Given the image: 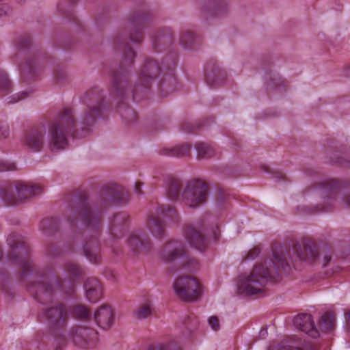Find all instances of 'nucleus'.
Returning <instances> with one entry per match:
<instances>
[{
  "mask_svg": "<svg viewBox=\"0 0 350 350\" xmlns=\"http://www.w3.org/2000/svg\"><path fill=\"white\" fill-rule=\"evenodd\" d=\"M7 243L9 246L7 258L20 267V279L33 276L28 288L38 302L42 305L51 304L58 291L68 296L75 293V280L85 274L84 269L77 262L68 260L63 264L62 269L68 278V280H64L52 267H40L35 264L29 256V245L21 234H10Z\"/></svg>",
  "mask_w": 350,
  "mask_h": 350,
  "instance_id": "f257e3e1",
  "label": "nucleus"
},
{
  "mask_svg": "<svg viewBox=\"0 0 350 350\" xmlns=\"http://www.w3.org/2000/svg\"><path fill=\"white\" fill-rule=\"evenodd\" d=\"M84 105L77 123L72 107H66L49 124V147L52 152L65 149L68 145V136L83 137L89 133L98 117L105 109L103 92L98 87L88 90L81 96Z\"/></svg>",
  "mask_w": 350,
  "mask_h": 350,
  "instance_id": "f03ea898",
  "label": "nucleus"
},
{
  "mask_svg": "<svg viewBox=\"0 0 350 350\" xmlns=\"http://www.w3.org/2000/svg\"><path fill=\"white\" fill-rule=\"evenodd\" d=\"M84 105L77 123L72 107H66L49 124V147L52 152L65 149L68 145V136L83 137L89 133L98 117L105 109L103 92L98 87L88 90L81 96Z\"/></svg>",
  "mask_w": 350,
  "mask_h": 350,
  "instance_id": "7ed1b4c3",
  "label": "nucleus"
},
{
  "mask_svg": "<svg viewBox=\"0 0 350 350\" xmlns=\"http://www.w3.org/2000/svg\"><path fill=\"white\" fill-rule=\"evenodd\" d=\"M114 48L116 50H122L123 57L118 68L112 72L111 91L113 94L119 99H124L129 96L135 97L142 88L149 89L152 81L161 72L159 63L151 58H146L140 69L138 83L132 88L130 68L134 64L136 53L125 43V39L119 36L114 40Z\"/></svg>",
  "mask_w": 350,
  "mask_h": 350,
  "instance_id": "20e7f679",
  "label": "nucleus"
},
{
  "mask_svg": "<svg viewBox=\"0 0 350 350\" xmlns=\"http://www.w3.org/2000/svg\"><path fill=\"white\" fill-rule=\"evenodd\" d=\"M103 208L93 206L88 193L82 192L72 198L66 213L70 225H74L78 219L83 223L84 255L94 264H99L101 261L98 238L103 227Z\"/></svg>",
  "mask_w": 350,
  "mask_h": 350,
  "instance_id": "39448f33",
  "label": "nucleus"
},
{
  "mask_svg": "<svg viewBox=\"0 0 350 350\" xmlns=\"http://www.w3.org/2000/svg\"><path fill=\"white\" fill-rule=\"evenodd\" d=\"M272 258L264 259L256 263L250 273L244 277L240 285V289L247 295H256L261 293L263 287L269 281L274 280L281 274V269L288 273L291 267L288 260L284 253L272 247Z\"/></svg>",
  "mask_w": 350,
  "mask_h": 350,
  "instance_id": "423d86ee",
  "label": "nucleus"
},
{
  "mask_svg": "<svg viewBox=\"0 0 350 350\" xmlns=\"http://www.w3.org/2000/svg\"><path fill=\"white\" fill-rule=\"evenodd\" d=\"M209 192L208 184L198 178L187 180L185 185L176 178L172 177L166 185V193L168 198L178 200L190 208H196L204 204Z\"/></svg>",
  "mask_w": 350,
  "mask_h": 350,
  "instance_id": "0eeeda50",
  "label": "nucleus"
},
{
  "mask_svg": "<svg viewBox=\"0 0 350 350\" xmlns=\"http://www.w3.org/2000/svg\"><path fill=\"white\" fill-rule=\"evenodd\" d=\"M40 187L17 180L0 185V201L5 206H18L39 194Z\"/></svg>",
  "mask_w": 350,
  "mask_h": 350,
  "instance_id": "6e6552de",
  "label": "nucleus"
},
{
  "mask_svg": "<svg viewBox=\"0 0 350 350\" xmlns=\"http://www.w3.org/2000/svg\"><path fill=\"white\" fill-rule=\"evenodd\" d=\"M340 184L333 179H327L319 182L317 185L318 194L323 198L322 204L315 206H303L298 211L304 214H319L331 211L338 196Z\"/></svg>",
  "mask_w": 350,
  "mask_h": 350,
  "instance_id": "1a4fd4ad",
  "label": "nucleus"
},
{
  "mask_svg": "<svg viewBox=\"0 0 350 350\" xmlns=\"http://www.w3.org/2000/svg\"><path fill=\"white\" fill-rule=\"evenodd\" d=\"M159 258L165 263L176 262L179 269L193 271L198 268V260L189 256L185 245L177 240L167 242L161 249Z\"/></svg>",
  "mask_w": 350,
  "mask_h": 350,
  "instance_id": "9d476101",
  "label": "nucleus"
},
{
  "mask_svg": "<svg viewBox=\"0 0 350 350\" xmlns=\"http://www.w3.org/2000/svg\"><path fill=\"white\" fill-rule=\"evenodd\" d=\"M173 288L177 297L183 301L193 302L201 297L200 282L193 276L178 277L173 283Z\"/></svg>",
  "mask_w": 350,
  "mask_h": 350,
  "instance_id": "9b49d317",
  "label": "nucleus"
},
{
  "mask_svg": "<svg viewBox=\"0 0 350 350\" xmlns=\"http://www.w3.org/2000/svg\"><path fill=\"white\" fill-rule=\"evenodd\" d=\"M69 313V307L62 302L45 308L42 312L49 328L53 331H59L66 327Z\"/></svg>",
  "mask_w": 350,
  "mask_h": 350,
  "instance_id": "f8f14e48",
  "label": "nucleus"
},
{
  "mask_svg": "<svg viewBox=\"0 0 350 350\" xmlns=\"http://www.w3.org/2000/svg\"><path fill=\"white\" fill-rule=\"evenodd\" d=\"M160 215L171 219L174 222L178 221V214L174 207L170 205L161 206L157 215H152L147 221L148 228L157 238H161L165 234V224Z\"/></svg>",
  "mask_w": 350,
  "mask_h": 350,
  "instance_id": "ddd939ff",
  "label": "nucleus"
},
{
  "mask_svg": "<svg viewBox=\"0 0 350 350\" xmlns=\"http://www.w3.org/2000/svg\"><path fill=\"white\" fill-rule=\"evenodd\" d=\"M320 249L321 247L311 239H303L293 245V250L297 258L310 264H317Z\"/></svg>",
  "mask_w": 350,
  "mask_h": 350,
  "instance_id": "4468645a",
  "label": "nucleus"
},
{
  "mask_svg": "<svg viewBox=\"0 0 350 350\" xmlns=\"http://www.w3.org/2000/svg\"><path fill=\"white\" fill-rule=\"evenodd\" d=\"M46 133L44 124L32 126L25 133L23 144L33 152H40L45 144Z\"/></svg>",
  "mask_w": 350,
  "mask_h": 350,
  "instance_id": "2eb2a0df",
  "label": "nucleus"
},
{
  "mask_svg": "<svg viewBox=\"0 0 350 350\" xmlns=\"http://www.w3.org/2000/svg\"><path fill=\"white\" fill-rule=\"evenodd\" d=\"M99 195L101 201L107 206L124 204L128 198V195L123 188L117 184L103 186Z\"/></svg>",
  "mask_w": 350,
  "mask_h": 350,
  "instance_id": "dca6fc26",
  "label": "nucleus"
},
{
  "mask_svg": "<svg viewBox=\"0 0 350 350\" xmlns=\"http://www.w3.org/2000/svg\"><path fill=\"white\" fill-rule=\"evenodd\" d=\"M131 29L129 39L131 42L140 44L144 40L143 29L148 25L149 16L145 12L133 14L129 18Z\"/></svg>",
  "mask_w": 350,
  "mask_h": 350,
  "instance_id": "f3484780",
  "label": "nucleus"
},
{
  "mask_svg": "<svg viewBox=\"0 0 350 350\" xmlns=\"http://www.w3.org/2000/svg\"><path fill=\"white\" fill-rule=\"evenodd\" d=\"M98 332L90 327H76L72 329L71 336L75 345L81 348L93 347L97 340Z\"/></svg>",
  "mask_w": 350,
  "mask_h": 350,
  "instance_id": "a211bd4d",
  "label": "nucleus"
},
{
  "mask_svg": "<svg viewBox=\"0 0 350 350\" xmlns=\"http://www.w3.org/2000/svg\"><path fill=\"white\" fill-rule=\"evenodd\" d=\"M185 234L191 246L200 251L204 250L208 239L201 225L187 226L185 229Z\"/></svg>",
  "mask_w": 350,
  "mask_h": 350,
  "instance_id": "6ab92c4d",
  "label": "nucleus"
},
{
  "mask_svg": "<svg viewBox=\"0 0 350 350\" xmlns=\"http://www.w3.org/2000/svg\"><path fill=\"white\" fill-rule=\"evenodd\" d=\"M295 326L311 337L317 338L320 336L319 330L315 327L312 317L310 314H301L294 319Z\"/></svg>",
  "mask_w": 350,
  "mask_h": 350,
  "instance_id": "aec40b11",
  "label": "nucleus"
},
{
  "mask_svg": "<svg viewBox=\"0 0 350 350\" xmlns=\"http://www.w3.org/2000/svg\"><path fill=\"white\" fill-rule=\"evenodd\" d=\"M94 320L102 329H107L113 323V312L108 305L100 307L94 313Z\"/></svg>",
  "mask_w": 350,
  "mask_h": 350,
  "instance_id": "412c9836",
  "label": "nucleus"
},
{
  "mask_svg": "<svg viewBox=\"0 0 350 350\" xmlns=\"http://www.w3.org/2000/svg\"><path fill=\"white\" fill-rule=\"evenodd\" d=\"M129 244L134 252L150 249L151 241L148 236L142 230L135 231L129 239Z\"/></svg>",
  "mask_w": 350,
  "mask_h": 350,
  "instance_id": "4be33fe9",
  "label": "nucleus"
},
{
  "mask_svg": "<svg viewBox=\"0 0 350 350\" xmlns=\"http://www.w3.org/2000/svg\"><path fill=\"white\" fill-rule=\"evenodd\" d=\"M84 288L86 297L90 302L95 303L100 300L102 297L103 289L100 282L97 279L94 278L87 279L84 284Z\"/></svg>",
  "mask_w": 350,
  "mask_h": 350,
  "instance_id": "5701e85b",
  "label": "nucleus"
},
{
  "mask_svg": "<svg viewBox=\"0 0 350 350\" xmlns=\"http://www.w3.org/2000/svg\"><path fill=\"white\" fill-rule=\"evenodd\" d=\"M172 33L168 27L160 29L152 38L153 49L157 51L159 48L171 44Z\"/></svg>",
  "mask_w": 350,
  "mask_h": 350,
  "instance_id": "b1692460",
  "label": "nucleus"
},
{
  "mask_svg": "<svg viewBox=\"0 0 350 350\" xmlns=\"http://www.w3.org/2000/svg\"><path fill=\"white\" fill-rule=\"evenodd\" d=\"M191 146L189 144L176 146L173 148H163L159 150L161 155L176 157H189Z\"/></svg>",
  "mask_w": 350,
  "mask_h": 350,
  "instance_id": "393cba45",
  "label": "nucleus"
},
{
  "mask_svg": "<svg viewBox=\"0 0 350 350\" xmlns=\"http://www.w3.org/2000/svg\"><path fill=\"white\" fill-rule=\"evenodd\" d=\"M226 79V73L219 68L212 69L211 71L206 69L205 79L207 84L210 86H214L221 84Z\"/></svg>",
  "mask_w": 350,
  "mask_h": 350,
  "instance_id": "a878e982",
  "label": "nucleus"
},
{
  "mask_svg": "<svg viewBox=\"0 0 350 350\" xmlns=\"http://www.w3.org/2000/svg\"><path fill=\"white\" fill-rule=\"evenodd\" d=\"M59 221L57 218L46 217L40 223V230L47 235L53 234L59 230Z\"/></svg>",
  "mask_w": 350,
  "mask_h": 350,
  "instance_id": "bb28decb",
  "label": "nucleus"
},
{
  "mask_svg": "<svg viewBox=\"0 0 350 350\" xmlns=\"http://www.w3.org/2000/svg\"><path fill=\"white\" fill-rule=\"evenodd\" d=\"M319 258L317 263L321 264V267L325 269L332 264L334 252L327 245H323L319 250Z\"/></svg>",
  "mask_w": 350,
  "mask_h": 350,
  "instance_id": "cd10ccee",
  "label": "nucleus"
},
{
  "mask_svg": "<svg viewBox=\"0 0 350 350\" xmlns=\"http://www.w3.org/2000/svg\"><path fill=\"white\" fill-rule=\"evenodd\" d=\"M129 219V215L126 213H118L113 215L109 222V229L112 234H116V231L122 227H124Z\"/></svg>",
  "mask_w": 350,
  "mask_h": 350,
  "instance_id": "c85d7f7f",
  "label": "nucleus"
},
{
  "mask_svg": "<svg viewBox=\"0 0 350 350\" xmlns=\"http://www.w3.org/2000/svg\"><path fill=\"white\" fill-rule=\"evenodd\" d=\"M117 111L121 116L123 120L129 124L134 122L137 120L136 112L126 104H121L118 106Z\"/></svg>",
  "mask_w": 350,
  "mask_h": 350,
  "instance_id": "c756f323",
  "label": "nucleus"
},
{
  "mask_svg": "<svg viewBox=\"0 0 350 350\" xmlns=\"http://www.w3.org/2000/svg\"><path fill=\"white\" fill-rule=\"evenodd\" d=\"M70 312L72 316L80 320H87L91 317L90 310L82 304L75 305L69 308Z\"/></svg>",
  "mask_w": 350,
  "mask_h": 350,
  "instance_id": "7c9ffc66",
  "label": "nucleus"
},
{
  "mask_svg": "<svg viewBox=\"0 0 350 350\" xmlns=\"http://www.w3.org/2000/svg\"><path fill=\"white\" fill-rule=\"evenodd\" d=\"M176 81L173 75L165 76L160 82V90L165 95L172 92L176 89Z\"/></svg>",
  "mask_w": 350,
  "mask_h": 350,
  "instance_id": "2f4dec72",
  "label": "nucleus"
},
{
  "mask_svg": "<svg viewBox=\"0 0 350 350\" xmlns=\"http://www.w3.org/2000/svg\"><path fill=\"white\" fill-rule=\"evenodd\" d=\"M21 77L23 80L33 79L36 75V66L32 60H27L23 64L21 65Z\"/></svg>",
  "mask_w": 350,
  "mask_h": 350,
  "instance_id": "473e14b6",
  "label": "nucleus"
},
{
  "mask_svg": "<svg viewBox=\"0 0 350 350\" xmlns=\"http://www.w3.org/2000/svg\"><path fill=\"white\" fill-rule=\"evenodd\" d=\"M195 148L197 151L198 157L200 159H207L214 156V149L208 144L198 142L196 144Z\"/></svg>",
  "mask_w": 350,
  "mask_h": 350,
  "instance_id": "72a5a7b5",
  "label": "nucleus"
},
{
  "mask_svg": "<svg viewBox=\"0 0 350 350\" xmlns=\"http://www.w3.org/2000/svg\"><path fill=\"white\" fill-rule=\"evenodd\" d=\"M196 38L190 30H185L180 35V43L187 49H194Z\"/></svg>",
  "mask_w": 350,
  "mask_h": 350,
  "instance_id": "f704fd0d",
  "label": "nucleus"
},
{
  "mask_svg": "<svg viewBox=\"0 0 350 350\" xmlns=\"http://www.w3.org/2000/svg\"><path fill=\"white\" fill-rule=\"evenodd\" d=\"M335 321V314L327 312L321 318V325L325 331H329L334 327Z\"/></svg>",
  "mask_w": 350,
  "mask_h": 350,
  "instance_id": "c9c22d12",
  "label": "nucleus"
},
{
  "mask_svg": "<svg viewBox=\"0 0 350 350\" xmlns=\"http://www.w3.org/2000/svg\"><path fill=\"white\" fill-rule=\"evenodd\" d=\"M11 88V81L8 78L7 73L3 70H0V94H7Z\"/></svg>",
  "mask_w": 350,
  "mask_h": 350,
  "instance_id": "e433bc0d",
  "label": "nucleus"
},
{
  "mask_svg": "<svg viewBox=\"0 0 350 350\" xmlns=\"http://www.w3.org/2000/svg\"><path fill=\"white\" fill-rule=\"evenodd\" d=\"M31 44V38L29 35L19 36L16 40V46L20 50L27 49Z\"/></svg>",
  "mask_w": 350,
  "mask_h": 350,
  "instance_id": "4c0bfd02",
  "label": "nucleus"
},
{
  "mask_svg": "<svg viewBox=\"0 0 350 350\" xmlns=\"http://www.w3.org/2000/svg\"><path fill=\"white\" fill-rule=\"evenodd\" d=\"M227 12V6L222 3H215L211 8V12L213 16H219Z\"/></svg>",
  "mask_w": 350,
  "mask_h": 350,
  "instance_id": "58836bf2",
  "label": "nucleus"
},
{
  "mask_svg": "<svg viewBox=\"0 0 350 350\" xmlns=\"http://www.w3.org/2000/svg\"><path fill=\"white\" fill-rule=\"evenodd\" d=\"M17 170L14 163L0 160V172L15 171Z\"/></svg>",
  "mask_w": 350,
  "mask_h": 350,
  "instance_id": "ea45409f",
  "label": "nucleus"
},
{
  "mask_svg": "<svg viewBox=\"0 0 350 350\" xmlns=\"http://www.w3.org/2000/svg\"><path fill=\"white\" fill-rule=\"evenodd\" d=\"M335 163L342 165L350 167V150L345 157H337L335 158Z\"/></svg>",
  "mask_w": 350,
  "mask_h": 350,
  "instance_id": "a19ab883",
  "label": "nucleus"
},
{
  "mask_svg": "<svg viewBox=\"0 0 350 350\" xmlns=\"http://www.w3.org/2000/svg\"><path fill=\"white\" fill-rule=\"evenodd\" d=\"M148 350H180V348L176 345L163 344L159 346L150 347Z\"/></svg>",
  "mask_w": 350,
  "mask_h": 350,
  "instance_id": "79ce46f5",
  "label": "nucleus"
},
{
  "mask_svg": "<svg viewBox=\"0 0 350 350\" xmlns=\"http://www.w3.org/2000/svg\"><path fill=\"white\" fill-rule=\"evenodd\" d=\"M199 128V125L196 126L190 122H185L183 125V131L187 133H194Z\"/></svg>",
  "mask_w": 350,
  "mask_h": 350,
  "instance_id": "37998d69",
  "label": "nucleus"
},
{
  "mask_svg": "<svg viewBox=\"0 0 350 350\" xmlns=\"http://www.w3.org/2000/svg\"><path fill=\"white\" fill-rule=\"evenodd\" d=\"M151 314V309L148 306H144L138 310L137 317L139 318H146Z\"/></svg>",
  "mask_w": 350,
  "mask_h": 350,
  "instance_id": "c03bdc74",
  "label": "nucleus"
},
{
  "mask_svg": "<svg viewBox=\"0 0 350 350\" xmlns=\"http://www.w3.org/2000/svg\"><path fill=\"white\" fill-rule=\"evenodd\" d=\"M263 171L269 173H272L273 177L275 178L277 180H285V176L282 172H271L269 167L267 166H263L262 167Z\"/></svg>",
  "mask_w": 350,
  "mask_h": 350,
  "instance_id": "a18cd8bd",
  "label": "nucleus"
},
{
  "mask_svg": "<svg viewBox=\"0 0 350 350\" xmlns=\"http://www.w3.org/2000/svg\"><path fill=\"white\" fill-rule=\"evenodd\" d=\"M208 323L213 330L217 331L219 329V323L217 317L211 316L209 317Z\"/></svg>",
  "mask_w": 350,
  "mask_h": 350,
  "instance_id": "49530a36",
  "label": "nucleus"
},
{
  "mask_svg": "<svg viewBox=\"0 0 350 350\" xmlns=\"http://www.w3.org/2000/svg\"><path fill=\"white\" fill-rule=\"evenodd\" d=\"M47 253L53 256H57L61 254L60 249L55 245H51L47 247Z\"/></svg>",
  "mask_w": 350,
  "mask_h": 350,
  "instance_id": "de8ad7c7",
  "label": "nucleus"
},
{
  "mask_svg": "<svg viewBox=\"0 0 350 350\" xmlns=\"http://www.w3.org/2000/svg\"><path fill=\"white\" fill-rule=\"evenodd\" d=\"M260 250L258 248H253L247 252V255L245 256V259L253 260L256 258L260 254Z\"/></svg>",
  "mask_w": 350,
  "mask_h": 350,
  "instance_id": "09e8293b",
  "label": "nucleus"
},
{
  "mask_svg": "<svg viewBox=\"0 0 350 350\" xmlns=\"http://www.w3.org/2000/svg\"><path fill=\"white\" fill-rule=\"evenodd\" d=\"M55 77L57 82L62 83L66 78V73L64 70L59 69L56 71Z\"/></svg>",
  "mask_w": 350,
  "mask_h": 350,
  "instance_id": "8fccbe9b",
  "label": "nucleus"
},
{
  "mask_svg": "<svg viewBox=\"0 0 350 350\" xmlns=\"http://www.w3.org/2000/svg\"><path fill=\"white\" fill-rule=\"evenodd\" d=\"M31 93V91H23L19 94H17V97L16 98H14V100L12 101V100H10L9 103H16V102H18L22 99H24L25 98H27V96H29V95Z\"/></svg>",
  "mask_w": 350,
  "mask_h": 350,
  "instance_id": "3c124183",
  "label": "nucleus"
},
{
  "mask_svg": "<svg viewBox=\"0 0 350 350\" xmlns=\"http://www.w3.org/2000/svg\"><path fill=\"white\" fill-rule=\"evenodd\" d=\"M10 8L5 4H0V16H5L10 12Z\"/></svg>",
  "mask_w": 350,
  "mask_h": 350,
  "instance_id": "603ef678",
  "label": "nucleus"
},
{
  "mask_svg": "<svg viewBox=\"0 0 350 350\" xmlns=\"http://www.w3.org/2000/svg\"><path fill=\"white\" fill-rule=\"evenodd\" d=\"M9 135L8 130L4 129L1 125V122H0V138H6Z\"/></svg>",
  "mask_w": 350,
  "mask_h": 350,
  "instance_id": "864d4df0",
  "label": "nucleus"
},
{
  "mask_svg": "<svg viewBox=\"0 0 350 350\" xmlns=\"http://www.w3.org/2000/svg\"><path fill=\"white\" fill-rule=\"evenodd\" d=\"M8 278V273L4 269H0V282H3Z\"/></svg>",
  "mask_w": 350,
  "mask_h": 350,
  "instance_id": "5fc2aeb1",
  "label": "nucleus"
},
{
  "mask_svg": "<svg viewBox=\"0 0 350 350\" xmlns=\"http://www.w3.org/2000/svg\"><path fill=\"white\" fill-rule=\"evenodd\" d=\"M344 204L350 208V193L345 195L343 198Z\"/></svg>",
  "mask_w": 350,
  "mask_h": 350,
  "instance_id": "6e6d98bb",
  "label": "nucleus"
},
{
  "mask_svg": "<svg viewBox=\"0 0 350 350\" xmlns=\"http://www.w3.org/2000/svg\"><path fill=\"white\" fill-rule=\"evenodd\" d=\"M192 318L193 319V320H194V321H195V322H194V326H190V325H189V323H186L187 327H188V329H193V328L194 327H196V326L198 325V321L197 318H196L195 316H193V317H189V320H191V319H192Z\"/></svg>",
  "mask_w": 350,
  "mask_h": 350,
  "instance_id": "4d7b16f0",
  "label": "nucleus"
},
{
  "mask_svg": "<svg viewBox=\"0 0 350 350\" xmlns=\"http://www.w3.org/2000/svg\"><path fill=\"white\" fill-rule=\"evenodd\" d=\"M345 317L347 325L350 329V310L345 312Z\"/></svg>",
  "mask_w": 350,
  "mask_h": 350,
  "instance_id": "13d9d810",
  "label": "nucleus"
},
{
  "mask_svg": "<svg viewBox=\"0 0 350 350\" xmlns=\"http://www.w3.org/2000/svg\"><path fill=\"white\" fill-rule=\"evenodd\" d=\"M141 187H142V185L139 183H136L135 185V192L137 194H142V193Z\"/></svg>",
  "mask_w": 350,
  "mask_h": 350,
  "instance_id": "bf43d9fd",
  "label": "nucleus"
},
{
  "mask_svg": "<svg viewBox=\"0 0 350 350\" xmlns=\"http://www.w3.org/2000/svg\"><path fill=\"white\" fill-rule=\"evenodd\" d=\"M57 345H64L66 344V339L65 338H59L56 340Z\"/></svg>",
  "mask_w": 350,
  "mask_h": 350,
  "instance_id": "052dcab7",
  "label": "nucleus"
},
{
  "mask_svg": "<svg viewBox=\"0 0 350 350\" xmlns=\"http://www.w3.org/2000/svg\"><path fill=\"white\" fill-rule=\"evenodd\" d=\"M16 97H17V95L16 96L12 97V98H10V97H8V99H10V100L8 101V103H9L10 100L14 101V98H16Z\"/></svg>",
  "mask_w": 350,
  "mask_h": 350,
  "instance_id": "680f3d73",
  "label": "nucleus"
},
{
  "mask_svg": "<svg viewBox=\"0 0 350 350\" xmlns=\"http://www.w3.org/2000/svg\"><path fill=\"white\" fill-rule=\"evenodd\" d=\"M72 3H77L78 0H70Z\"/></svg>",
  "mask_w": 350,
  "mask_h": 350,
  "instance_id": "e2e57ef3",
  "label": "nucleus"
},
{
  "mask_svg": "<svg viewBox=\"0 0 350 350\" xmlns=\"http://www.w3.org/2000/svg\"><path fill=\"white\" fill-rule=\"evenodd\" d=\"M175 64H176V62H175V61H173V62H172V66H173V67H174Z\"/></svg>",
  "mask_w": 350,
  "mask_h": 350,
  "instance_id": "0e129e2a",
  "label": "nucleus"
},
{
  "mask_svg": "<svg viewBox=\"0 0 350 350\" xmlns=\"http://www.w3.org/2000/svg\"><path fill=\"white\" fill-rule=\"evenodd\" d=\"M18 3H22L24 0H16Z\"/></svg>",
  "mask_w": 350,
  "mask_h": 350,
  "instance_id": "69168bd1",
  "label": "nucleus"
}]
</instances>
